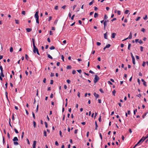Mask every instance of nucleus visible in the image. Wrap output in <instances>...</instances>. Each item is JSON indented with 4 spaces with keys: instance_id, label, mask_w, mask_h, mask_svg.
<instances>
[{
    "instance_id": "13",
    "label": "nucleus",
    "mask_w": 148,
    "mask_h": 148,
    "mask_svg": "<svg viewBox=\"0 0 148 148\" xmlns=\"http://www.w3.org/2000/svg\"><path fill=\"white\" fill-rule=\"evenodd\" d=\"M98 16V14L97 13H95L94 14V17L96 18Z\"/></svg>"
},
{
    "instance_id": "51",
    "label": "nucleus",
    "mask_w": 148,
    "mask_h": 148,
    "mask_svg": "<svg viewBox=\"0 0 148 148\" xmlns=\"http://www.w3.org/2000/svg\"><path fill=\"white\" fill-rule=\"evenodd\" d=\"M61 59H62L63 61H64V56L63 55H62L61 56Z\"/></svg>"
},
{
    "instance_id": "53",
    "label": "nucleus",
    "mask_w": 148,
    "mask_h": 148,
    "mask_svg": "<svg viewBox=\"0 0 148 148\" xmlns=\"http://www.w3.org/2000/svg\"><path fill=\"white\" fill-rule=\"evenodd\" d=\"M43 82L44 83H45L46 82V79L45 78H44L43 80Z\"/></svg>"
},
{
    "instance_id": "43",
    "label": "nucleus",
    "mask_w": 148,
    "mask_h": 148,
    "mask_svg": "<svg viewBox=\"0 0 148 148\" xmlns=\"http://www.w3.org/2000/svg\"><path fill=\"white\" fill-rule=\"evenodd\" d=\"M21 13L22 14H23L24 15H25V11H23Z\"/></svg>"
},
{
    "instance_id": "3",
    "label": "nucleus",
    "mask_w": 148,
    "mask_h": 148,
    "mask_svg": "<svg viewBox=\"0 0 148 148\" xmlns=\"http://www.w3.org/2000/svg\"><path fill=\"white\" fill-rule=\"evenodd\" d=\"M0 69L1 70V76L3 77H4V75L3 73V68H2V66H0Z\"/></svg>"
},
{
    "instance_id": "45",
    "label": "nucleus",
    "mask_w": 148,
    "mask_h": 148,
    "mask_svg": "<svg viewBox=\"0 0 148 148\" xmlns=\"http://www.w3.org/2000/svg\"><path fill=\"white\" fill-rule=\"evenodd\" d=\"M58 19H56L55 21H54V23L56 24L57 23V22H58Z\"/></svg>"
},
{
    "instance_id": "17",
    "label": "nucleus",
    "mask_w": 148,
    "mask_h": 148,
    "mask_svg": "<svg viewBox=\"0 0 148 148\" xmlns=\"http://www.w3.org/2000/svg\"><path fill=\"white\" fill-rule=\"evenodd\" d=\"M32 41L33 42V46H34L35 45V39L34 38L32 39Z\"/></svg>"
},
{
    "instance_id": "31",
    "label": "nucleus",
    "mask_w": 148,
    "mask_h": 148,
    "mask_svg": "<svg viewBox=\"0 0 148 148\" xmlns=\"http://www.w3.org/2000/svg\"><path fill=\"white\" fill-rule=\"evenodd\" d=\"M45 127L46 128H47L48 127V124L46 122H45Z\"/></svg>"
},
{
    "instance_id": "50",
    "label": "nucleus",
    "mask_w": 148,
    "mask_h": 148,
    "mask_svg": "<svg viewBox=\"0 0 148 148\" xmlns=\"http://www.w3.org/2000/svg\"><path fill=\"white\" fill-rule=\"evenodd\" d=\"M97 45L99 46L101 45V43L100 42H97Z\"/></svg>"
},
{
    "instance_id": "22",
    "label": "nucleus",
    "mask_w": 148,
    "mask_h": 148,
    "mask_svg": "<svg viewBox=\"0 0 148 148\" xmlns=\"http://www.w3.org/2000/svg\"><path fill=\"white\" fill-rule=\"evenodd\" d=\"M116 92V91L115 90H114L112 92V94L113 95H115V93Z\"/></svg>"
},
{
    "instance_id": "11",
    "label": "nucleus",
    "mask_w": 148,
    "mask_h": 148,
    "mask_svg": "<svg viewBox=\"0 0 148 148\" xmlns=\"http://www.w3.org/2000/svg\"><path fill=\"white\" fill-rule=\"evenodd\" d=\"M26 30L27 32H30L32 31V29L31 28H27L26 29Z\"/></svg>"
},
{
    "instance_id": "27",
    "label": "nucleus",
    "mask_w": 148,
    "mask_h": 148,
    "mask_svg": "<svg viewBox=\"0 0 148 148\" xmlns=\"http://www.w3.org/2000/svg\"><path fill=\"white\" fill-rule=\"evenodd\" d=\"M25 58L27 60H28L29 57L28 55L26 54L25 55Z\"/></svg>"
},
{
    "instance_id": "19",
    "label": "nucleus",
    "mask_w": 148,
    "mask_h": 148,
    "mask_svg": "<svg viewBox=\"0 0 148 148\" xmlns=\"http://www.w3.org/2000/svg\"><path fill=\"white\" fill-rule=\"evenodd\" d=\"M55 47L53 46H52L50 47L49 48V49L51 50L54 49H55Z\"/></svg>"
},
{
    "instance_id": "26",
    "label": "nucleus",
    "mask_w": 148,
    "mask_h": 148,
    "mask_svg": "<svg viewBox=\"0 0 148 148\" xmlns=\"http://www.w3.org/2000/svg\"><path fill=\"white\" fill-rule=\"evenodd\" d=\"M103 25L104 26V28H105L107 26V23L104 22L103 23Z\"/></svg>"
},
{
    "instance_id": "61",
    "label": "nucleus",
    "mask_w": 148,
    "mask_h": 148,
    "mask_svg": "<svg viewBox=\"0 0 148 148\" xmlns=\"http://www.w3.org/2000/svg\"><path fill=\"white\" fill-rule=\"evenodd\" d=\"M89 73H92V74H94V73L91 70H90L89 71Z\"/></svg>"
},
{
    "instance_id": "1",
    "label": "nucleus",
    "mask_w": 148,
    "mask_h": 148,
    "mask_svg": "<svg viewBox=\"0 0 148 148\" xmlns=\"http://www.w3.org/2000/svg\"><path fill=\"white\" fill-rule=\"evenodd\" d=\"M99 79V77H98L97 75H95L94 79V82L95 83H97Z\"/></svg>"
},
{
    "instance_id": "6",
    "label": "nucleus",
    "mask_w": 148,
    "mask_h": 148,
    "mask_svg": "<svg viewBox=\"0 0 148 148\" xmlns=\"http://www.w3.org/2000/svg\"><path fill=\"white\" fill-rule=\"evenodd\" d=\"M116 34L114 33H112V34L111 37L112 38H114L115 37Z\"/></svg>"
},
{
    "instance_id": "48",
    "label": "nucleus",
    "mask_w": 148,
    "mask_h": 148,
    "mask_svg": "<svg viewBox=\"0 0 148 148\" xmlns=\"http://www.w3.org/2000/svg\"><path fill=\"white\" fill-rule=\"evenodd\" d=\"M121 11H117V14L118 15H120L121 14Z\"/></svg>"
},
{
    "instance_id": "58",
    "label": "nucleus",
    "mask_w": 148,
    "mask_h": 148,
    "mask_svg": "<svg viewBox=\"0 0 148 148\" xmlns=\"http://www.w3.org/2000/svg\"><path fill=\"white\" fill-rule=\"evenodd\" d=\"M143 47H142V46H140V50L141 51H142L143 50Z\"/></svg>"
},
{
    "instance_id": "21",
    "label": "nucleus",
    "mask_w": 148,
    "mask_h": 148,
    "mask_svg": "<svg viewBox=\"0 0 148 148\" xmlns=\"http://www.w3.org/2000/svg\"><path fill=\"white\" fill-rule=\"evenodd\" d=\"M132 62H133V64H135V58H132Z\"/></svg>"
},
{
    "instance_id": "52",
    "label": "nucleus",
    "mask_w": 148,
    "mask_h": 148,
    "mask_svg": "<svg viewBox=\"0 0 148 148\" xmlns=\"http://www.w3.org/2000/svg\"><path fill=\"white\" fill-rule=\"evenodd\" d=\"M55 145L57 146H58L59 145L57 141H56L55 142Z\"/></svg>"
},
{
    "instance_id": "9",
    "label": "nucleus",
    "mask_w": 148,
    "mask_h": 148,
    "mask_svg": "<svg viewBox=\"0 0 148 148\" xmlns=\"http://www.w3.org/2000/svg\"><path fill=\"white\" fill-rule=\"evenodd\" d=\"M12 140L14 141H18V138L16 137H14V138Z\"/></svg>"
},
{
    "instance_id": "49",
    "label": "nucleus",
    "mask_w": 148,
    "mask_h": 148,
    "mask_svg": "<svg viewBox=\"0 0 148 148\" xmlns=\"http://www.w3.org/2000/svg\"><path fill=\"white\" fill-rule=\"evenodd\" d=\"M68 16L69 17L71 18V13L70 12H69L68 14Z\"/></svg>"
},
{
    "instance_id": "16",
    "label": "nucleus",
    "mask_w": 148,
    "mask_h": 148,
    "mask_svg": "<svg viewBox=\"0 0 148 148\" xmlns=\"http://www.w3.org/2000/svg\"><path fill=\"white\" fill-rule=\"evenodd\" d=\"M14 145H17L18 144V142L17 141H14Z\"/></svg>"
},
{
    "instance_id": "34",
    "label": "nucleus",
    "mask_w": 148,
    "mask_h": 148,
    "mask_svg": "<svg viewBox=\"0 0 148 148\" xmlns=\"http://www.w3.org/2000/svg\"><path fill=\"white\" fill-rule=\"evenodd\" d=\"M131 46V44L130 43H129L128 44V49H129V50H130V47Z\"/></svg>"
},
{
    "instance_id": "42",
    "label": "nucleus",
    "mask_w": 148,
    "mask_h": 148,
    "mask_svg": "<svg viewBox=\"0 0 148 148\" xmlns=\"http://www.w3.org/2000/svg\"><path fill=\"white\" fill-rule=\"evenodd\" d=\"M53 80H50V84H53Z\"/></svg>"
},
{
    "instance_id": "4",
    "label": "nucleus",
    "mask_w": 148,
    "mask_h": 148,
    "mask_svg": "<svg viewBox=\"0 0 148 148\" xmlns=\"http://www.w3.org/2000/svg\"><path fill=\"white\" fill-rule=\"evenodd\" d=\"M38 13L39 12L38 11L36 12L34 15V17L35 18H39Z\"/></svg>"
},
{
    "instance_id": "37",
    "label": "nucleus",
    "mask_w": 148,
    "mask_h": 148,
    "mask_svg": "<svg viewBox=\"0 0 148 148\" xmlns=\"http://www.w3.org/2000/svg\"><path fill=\"white\" fill-rule=\"evenodd\" d=\"M141 31L144 32L145 31V29L144 28H142L141 29Z\"/></svg>"
},
{
    "instance_id": "39",
    "label": "nucleus",
    "mask_w": 148,
    "mask_h": 148,
    "mask_svg": "<svg viewBox=\"0 0 148 148\" xmlns=\"http://www.w3.org/2000/svg\"><path fill=\"white\" fill-rule=\"evenodd\" d=\"M76 73V71L75 70H73L72 72V73L73 74H75Z\"/></svg>"
},
{
    "instance_id": "54",
    "label": "nucleus",
    "mask_w": 148,
    "mask_h": 148,
    "mask_svg": "<svg viewBox=\"0 0 148 148\" xmlns=\"http://www.w3.org/2000/svg\"><path fill=\"white\" fill-rule=\"evenodd\" d=\"M66 82H67L68 83V84H70V83L71 82V81L70 80H69V79H67V80H66Z\"/></svg>"
},
{
    "instance_id": "38",
    "label": "nucleus",
    "mask_w": 148,
    "mask_h": 148,
    "mask_svg": "<svg viewBox=\"0 0 148 148\" xmlns=\"http://www.w3.org/2000/svg\"><path fill=\"white\" fill-rule=\"evenodd\" d=\"M14 130L15 132L16 133V134H18V131L17 130H16V128H14Z\"/></svg>"
},
{
    "instance_id": "8",
    "label": "nucleus",
    "mask_w": 148,
    "mask_h": 148,
    "mask_svg": "<svg viewBox=\"0 0 148 148\" xmlns=\"http://www.w3.org/2000/svg\"><path fill=\"white\" fill-rule=\"evenodd\" d=\"M132 34L131 32H130V35L128 37V38L129 39H131L132 38Z\"/></svg>"
},
{
    "instance_id": "5",
    "label": "nucleus",
    "mask_w": 148,
    "mask_h": 148,
    "mask_svg": "<svg viewBox=\"0 0 148 148\" xmlns=\"http://www.w3.org/2000/svg\"><path fill=\"white\" fill-rule=\"evenodd\" d=\"M142 81L143 82V84L145 86H147L146 83L145 81L143 79H141Z\"/></svg>"
},
{
    "instance_id": "23",
    "label": "nucleus",
    "mask_w": 148,
    "mask_h": 148,
    "mask_svg": "<svg viewBox=\"0 0 148 148\" xmlns=\"http://www.w3.org/2000/svg\"><path fill=\"white\" fill-rule=\"evenodd\" d=\"M5 96H6V97L7 99V100L9 101V100H8V93L7 92H5Z\"/></svg>"
},
{
    "instance_id": "40",
    "label": "nucleus",
    "mask_w": 148,
    "mask_h": 148,
    "mask_svg": "<svg viewBox=\"0 0 148 148\" xmlns=\"http://www.w3.org/2000/svg\"><path fill=\"white\" fill-rule=\"evenodd\" d=\"M143 19L145 20H146L147 19V15H146L145 17L143 18Z\"/></svg>"
},
{
    "instance_id": "28",
    "label": "nucleus",
    "mask_w": 148,
    "mask_h": 148,
    "mask_svg": "<svg viewBox=\"0 0 148 148\" xmlns=\"http://www.w3.org/2000/svg\"><path fill=\"white\" fill-rule=\"evenodd\" d=\"M108 18V17L106 14L105 15L104 17V19L106 20Z\"/></svg>"
},
{
    "instance_id": "59",
    "label": "nucleus",
    "mask_w": 148,
    "mask_h": 148,
    "mask_svg": "<svg viewBox=\"0 0 148 148\" xmlns=\"http://www.w3.org/2000/svg\"><path fill=\"white\" fill-rule=\"evenodd\" d=\"M139 42L140 44H141L143 43V42L141 40H140L139 41Z\"/></svg>"
},
{
    "instance_id": "18",
    "label": "nucleus",
    "mask_w": 148,
    "mask_h": 148,
    "mask_svg": "<svg viewBox=\"0 0 148 148\" xmlns=\"http://www.w3.org/2000/svg\"><path fill=\"white\" fill-rule=\"evenodd\" d=\"M33 124H34V128H35L36 126V123L34 121H33Z\"/></svg>"
},
{
    "instance_id": "44",
    "label": "nucleus",
    "mask_w": 148,
    "mask_h": 148,
    "mask_svg": "<svg viewBox=\"0 0 148 148\" xmlns=\"http://www.w3.org/2000/svg\"><path fill=\"white\" fill-rule=\"evenodd\" d=\"M66 5H64L63 6H62V8L63 9H65V8L66 7Z\"/></svg>"
},
{
    "instance_id": "7",
    "label": "nucleus",
    "mask_w": 148,
    "mask_h": 148,
    "mask_svg": "<svg viewBox=\"0 0 148 148\" xmlns=\"http://www.w3.org/2000/svg\"><path fill=\"white\" fill-rule=\"evenodd\" d=\"M94 95L96 98H97L99 97V95L98 94H96V92L94 93Z\"/></svg>"
},
{
    "instance_id": "32",
    "label": "nucleus",
    "mask_w": 148,
    "mask_h": 148,
    "mask_svg": "<svg viewBox=\"0 0 148 148\" xmlns=\"http://www.w3.org/2000/svg\"><path fill=\"white\" fill-rule=\"evenodd\" d=\"M94 0H93L92 1L89 3V5H91L93 3V2H94Z\"/></svg>"
},
{
    "instance_id": "15",
    "label": "nucleus",
    "mask_w": 148,
    "mask_h": 148,
    "mask_svg": "<svg viewBox=\"0 0 148 148\" xmlns=\"http://www.w3.org/2000/svg\"><path fill=\"white\" fill-rule=\"evenodd\" d=\"M47 56L48 58H49L51 59H53L52 57L49 54H47Z\"/></svg>"
},
{
    "instance_id": "33",
    "label": "nucleus",
    "mask_w": 148,
    "mask_h": 148,
    "mask_svg": "<svg viewBox=\"0 0 148 148\" xmlns=\"http://www.w3.org/2000/svg\"><path fill=\"white\" fill-rule=\"evenodd\" d=\"M13 51V48H12V47H10V51L11 52H12Z\"/></svg>"
},
{
    "instance_id": "35",
    "label": "nucleus",
    "mask_w": 148,
    "mask_h": 148,
    "mask_svg": "<svg viewBox=\"0 0 148 148\" xmlns=\"http://www.w3.org/2000/svg\"><path fill=\"white\" fill-rule=\"evenodd\" d=\"M44 135L45 136H47V132H46L45 131H44Z\"/></svg>"
},
{
    "instance_id": "2",
    "label": "nucleus",
    "mask_w": 148,
    "mask_h": 148,
    "mask_svg": "<svg viewBox=\"0 0 148 148\" xmlns=\"http://www.w3.org/2000/svg\"><path fill=\"white\" fill-rule=\"evenodd\" d=\"M33 46V52L34 53H36V52L38 51V49L36 47L35 45Z\"/></svg>"
},
{
    "instance_id": "41",
    "label": "nucleus",
    "mask_w": 148,
    "mask_h": 148,
    "mask_svg": "<svg viewBox=\"0 0 148 148\" xmlns=\"http://www.w3.org/2000/svg\"><path fill=\"white\" fill-rule=\"evenodd\" d=\"M77 71L80 73H81L82 72V70L81 69L77 70Z\"/></svg>"
},
{
    "instance_id": "46",
    "label": "nucleus",
    "mask_w": 148,
    "mask_h": 148,
    "mask_svg": "<svg viewBox=\"0 0 148 148\" xmlns=\"http://www.w3.org/2000/svg\"><path fill=\"white\" fill-rule=\"evenodd\" d=\"M147 114V113H145L143 115L142 117L143 118H144L145 116H146Z\"/></svg>"
},
{
    "instance_id": "20",
    "label": "nucleus",
    "mask_w": 148,
    "mask_h": 148,
    "mask_svg": "<svg viewBox=\"0 0 148 148\" xmlns=\"http://www.w3.org/2000/svg\"><path fill=\"white\" fill-rule=\"evenodd\" d=\"M36 141H34L33 146H36Z\"/></svg>"
},
{
    "instance_id": "29",
    "label": "nucleus",
    "mask_w": 148,
    "mask_h": 148,
    "mask_svg": "<svg viewBox=\"0 0 148 148\" xmlns=\"http://www.w3.org/2000/svg\"><path fill=\"white\" fill-rule=\"evenodd\" d=\"M129 12V11L128 10H126L125 12V14H127Z\"/></svg>"
},
{
    "instance_id": "24",
    "label": "nucleus",
    "mask_w": 148,
    "mask_h": 148,
    "mask_svg": "<svg viewBox=\"0 0 148 148\" xmlns=\"http://www.w3.org/2000/svg\"><path fill=\"white\" fill-rule=\"evenodd\" d=\"M111 46V45L110 44H107L106 46V48H109V47H110Z\"/></svg>"
},
{
    "instance_id": "25",
    "label": "nucleus",
    "mask_w": 148,
    "mask_h": 148,
    "mask_svg": "<svg viewBox=\"0 0 148 148\" xmlns=\"http://www.w3.org/2000/svg\"><path fill=\"white\" fill-rule=\"evenodd\" d=\"M15 21L16 24H18L19 23V21L18 20L15 19Z\"/></svg>"
},
{
    "instance_id": "47",
    "label": "nucleus",
    "mask_w": 148,
    "mask_h": 148,
    "mask_svg": "<svg viewBox=\"0 0 148 148\" xmlns=\"http://www.w3.org/2000/svg\"><path fill=\"white\" fill-rule=\"evenodd\" d=\"M99 121L100 122L101 121V116H100L99 118Z\"/></svg>"
},
{
    "instance_id": "62",
    "label": "nucleus",
    "mask_w": 148,
    "mask_h": 148,
    "mask_svg": "<svg viewBox=\"0 0 148 148\" xmlns=\"http://www.w3.org/2000/svg\"><path fill=\"white\" fill-rule=\"evenodd\" d=\"M74 16H75V15H73L72 16V17H71V20H73L74 19Z\"/></svg>"
},
{
    "instance_id": "64",
    "label": "nucleus",
    "mask_w": 148,
    "mask_h": 148,
    "mask_svg": "<svg viewBox=\"0 0 148 148\" xmlns=\"http://www.w3.org/2000/svg\"><path fill=\"white\" fill-rule=\"evenodd\" d=\"M53 94L52 93H51L50 95V97L51 98H53Z\"/></svg>"
},
{
    "instance_id": "56",
    "label": "nucleus",
    "mask_w": 148,
    "mask_h": 148,
    "mask_svg": "<svg viewBox=\"0 0 148 148\" xmlns=\"http://www.w3.org/2000/svg\"><path fill=\"white\" fill-rule=\"evenodd\" d=\"M131 56L132 59L134 58V56L132 53H131Z\"/></svg>"
},
{
    "instance_id": "55",
    "label": "nucleus",
    "mask_w": 148,
    "mask_h": 148,
    "mask_svg": "<svg viewBox=\"0 0 148 148\" xmlns=\"http://www.w3.org/2000/svg\"><path fill=\"white\" fill-rule=\"evenodd\" d=\"M108 84H110L111 85H112L113 84L110 81H108Z\"/></svg>"
},
{
    "instance_id": "57",
    "label": "nucleus",
    "mask_w": 148,
    "mask_h": 148,
    "mask_svg": "<svg viewBox=\"0 0 148 148\" xmlns=\"http://www.w3.org/2000/svg\"><path fill=\"white\" fill-rule=\"evenodd\" d=\"M54 76V74L53 73H51V76L53 77Z\"/></svg>"
},
{
    "instance_id": "60",
    "label": "nucleus",
    "mask_w": 148,
    "mask_h": 148,
    "mask_svg": "<svg viewBox=\"0 0 148 148\" xmlns=\"http://www.w3.org/2000/svg\"><path fill=\"white\" fill-rule=\"evenodd\" d=\"M145 62H143V63L142 64V65L143 66H145Z\"/></svg>"
},
{
    "instance_id": "12",
    "label": "nucleus",
    "mask_w": 148,
    "mask_h": 148,
    "mask_svg": "<svg viewBox=\"0 0 148 148\" xmlns=\"http://www.w3.org/2000/svg\"><path fill=\"white\" fill-rule=\"evenodd\" d=\"M107 32H106V33H105L104 34V38L106 39H107Z\"/></svg>"
},
{
    "instance_id": "10",
    "label": "nucleus",
    "mask_w": 148,
    "mask_h": 148,
    "mask_svg": "<svg viewBox=\"0 0 148 148\" xmlns=\"http://www.w3.org/2000/svg\"><path fill=\"white\" fill-rule=\"evenodd\" d=\"M95 130H97L98 129H97L98 125H97L96 121H95Z\"/></svg>"
},
{
    "instance_id": "14",
    "label": "nucleus",
    "mask_w": 148,
    "mask_h": 148,
    "mask_svg": "<svg viewBox=\"0 0 148 148\" xmlns=\"http://www.w3.org/2000/svg\"><path fill=\"white\" fill-rule=\"evenodd\" d=\"M71 65H68L66 67L67 69H71Z\"/></svg>"
},
{
    "instance_id": "36",
    "label": "nucleus",
    "mask_w": 148,
    "mask_h": 148,
    "mask_svg": "<svg viewBox=\"0 0 148 148\" xmlns=\"http://www.w3.org/2000/svg\"><path fill=\"white\" fill-rule=\"evenodd\" d=\"M32 114L33 117L34 119H35V117L34 114L33 112H32Z\"/></svg>"
},
{
    "instance_id": "30",
    "label": "nucleus",
    "mask_w": 148,
    "mask_h": 148,
    "mask_svg": "<svg viewBox=\"0 0 148 148\" xmlns=\"http://www.w3.org/2000/svg\"><path fill=\"white\" fill-rule=\"evenodd\" d=\"M36 23H39V18H36Z\"/></svg>"
},
{
    "instance_id": "63",
    "label": "nucleus",
    "mask_w": 148,
    "mask_h": 148,
    "mask_svg": "<svg viewBox=\"0 0 148 148\" xmlns=\"http://www.w3.org/2000/svg\"><path fill=\"white\" fill-rule=\"evenodd\" d=\"M140 18V17H138L137 18H136V21H138L139 20Z\"/></svg>"
}]
</instances>
